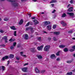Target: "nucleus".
Returning a JSON list of instances; mask_svg holds the SVG:
<instances>
[{"mask_svg":"<svg viewBox=\"0 0 75 75\" xmlns=\"http://www.w3.org/2000/svg\"><path fill=\"white\" fill-rule=\"evenodd\" d=\"M11 2V4L13 7H16L18 6V4L15 2V0H9Z\"/></svg>","mask_w":75,"mask_h":75,"instance_id":"nucleus-1","label":"nucleus"},{"mask_svg":"<svg viewBox=\"0 0 75 75\" xmlns=\"http://www.w3.org/2000/svg\"><path fill=\"white\" fill-rule=\"evenodd\" d=\"M50 48V46L48 45H46L44 48V51H48Z\"/></svg>","mask_w":75,"mask_h":75,"instance_id":"nucleus-2","label":"nucleus"},{"mask_svg":"<svg viewBox=\"0 0 75 75\" xmlns=\"http://www.w3.org/2000/svg\"><path fill=\"white\" fill-rule=\"evenodd\" d=\"M44 24L43 25V26L44 27H46L47 25L50 24V22L49 21H45L44 22Z\"/></svg>","mask_w":75,"mask_h":75,"instance_id":"nucleus-3","label":"nucleus"},{"mask_svg":"<svg viewBox=\"0 0 75 75\" xmlns=\"http://www.w3.org/2000/svg\"><path fill=\"white\" fill-rule=\"evenodd\" d=\"M73 49H71L69 50V51L70 52H73V51H74L75 50V45L71 47Z\"/></svg>","mask_w":75,"mask_h":75,"instance_id":"nucleus-4","label":"nucleus"},{"mask_svg":"<svg viewBox=\"0 0 75 75\" xmlns=\"http://www.w3.org/2000/svg\"><path fill=\"white\" fill-rule=\"evenodd\" d=\"M42 48H43V45H42L40 46H39L37 48V49H38V51H40V50H42Z\"/></svg>","mask_w":75,"mask_h":75,"instance_id":"nucleus-5","label":"nucleus"},{"mask_svg":"<svg viewBox=\"0 0 75 75\" xmlns=\"http://www.w3.org/2000/svg\"><path fill=\"white\" fill-rule=\"evenodd\" d=\"M67 14H68V15H69L70 16L74 17V14L73 13L67 12Z\"/></svg>","mask_w":75,"mask_h":75,"instance_id":"nucleus-6","label":"nucleus"},{"mask_svg":"<svg viewBox=\"0 0 75 75\" xmlns=\"http://www.w3.org/2000/svg\"><path fill=\"white\" fill-rule=\"evenodd\" d=\"M68 12H72V11H73V7H71L69 8L68 9Z\"/></svg>","mask_w":75,"mask_h":75,"instance_id":"nucleus-7","label":"nucleus"},{"mask_svg":"<svg viewBox=\"0 0 75 75\" xmlns=\"http://www.w3.org/2000/svg\"><path fill=\"white\" fill-rule=\"evenodd\" d=\"M27 68L26 67H23L22 68V71H23L24 72H27Z\"/></svg>","mask_w":75,"mask_h":75,"instance_id":"nucleus-8","label":"nucleus"},{"mask_svg":"<svg viewBox=\"0 0 75 75\" xmlns=\"http://www.w3.org/2000/svg\"><path fill=\"white\" fill-rule=\"evenodd\" d=\"M5 59H8V56H5V57H4L2 58V60H3V61H5Z\"/></svg>","mask_w":75,"mask_h":75,"instance_id":"nucleus-9","label":"nucleus"},{"mask_svg":"<svg viewBox=\"0 0 75 75\" xmlns=\"http://www.w3.org/2000/svg\"><path fill=\"white\" fill-rule=\"evenodd\" d=\"M50 58H51V59H54L55 58H56V56H55V54H52L51 55Z\"/></svg>","mask_w":75,"mask_h":75,"instance_id":"nucleus-10","label":"nucleus"},{"mask_svg":"<svg viewBox=\"0 0 75 75\" xmlns=\"http://www.w3.org/2000/svg\"><path fill=\"white\" fill-rule=\"evenodd\" d=\"M35 47H34L33 49H31L30 51L33 52H36V50H35Z\"/></svg>","mask_w":75,"mask_h":75,"instance_id":"nucleus-11","label":"nucleus"},{"mask_svg":"<svg viewBox=\"0 0 75 75\" xmlns=\"http://www.w3.org/2000/svg\"><path fill=\"white\" fill-rule=\"evenodd\" d=\"M54 34H56V35H58L59 34V32H54L53 33Z\"/></svg>","mask_w":75,"mask_h":75,"instance_id":"nucleus-12","label":"nucleus"},{"mask_svg":"<svg viewBox=\"0 0 75 75\" xmlns=\"http://www.w3.org/2000/svg\"><path fill=\"white\" fill-rule=\"evenodd\" d=\"M35 71L36 73H40V71H39V70L38 69H37V68H35Z\"/></svg>","mask_w":75,"mask_h":75,"instance_id":"nucleus-13","label":"nucleus"},{"mask_svg":"<svg viewBox=\"0 0 75 75\" xmlns=\"http://www.w3.org/2000/svg\"><path fill=\"white\" fill-rule=\"evenodd\" d=\"M10 28H11V29H12V30H16V28H15V26H12Z\"/></svg>","mask_w":75,"mask_h":75,"instance_id":"nucleus-14","label":"nucleus"},{"mask_svg":"<svg viewBox=\"0 0 75 75\" xmlns=\"http://www.w3.org/2000/svg\"><path fill=\"white\" fill-rule=\"evenodd\" d=\"M14 58V55L12 54H11L9 56V58Z\"/></svg>","mask_w":75,"mask_h":75,"instance_id":"nucleus-15","label":"nucleus"},{"mask_svg":"<svg viewBox=\"0 0 75 75\" xmlns=\"http://www.w3.org/2000/svg\"><path fill=\"white\" fill-rule=\"evenodd\" d=\"M48 30H50L51 29V26L48 25L47 26Z\"/></svg>","mask_w":75,"mask_h":75,"instance_id":"nucleus-16","label":"nucleus"},{"mask_svg":"<svg viewBox=\"0 0 75 75\" xmlns=\"http://www.w3.org/2000/svg\"><path fill=\"white\" fill-rule=\"evenodd\" d=\"M28 35L27 34H25V40H28Z\"/></svg>","mask_w":75,"mask_h":75,"instance_id":"nucleus-17","label":"nucleus"},{"mask_svg":"<svg viewBox=\"0 0 75 75\" xmlns=\"http://www.w3.org/2000/svg\"><path fill=\"white\" fill-rule=\"evenodd\" d=\"M20 54H21V55L22 56V57H26V55L25 54H23V52H20Z\"/></svg>","mask_w":75,"mask_h":75,"instance_id":"nucleus-18","label":"nucleus"},{"mask_svg":"<svg viewBox=\"0 0 75 75\" xmlns=\"http://www.w3.org/2000/svg\"><path fill=\"white\" fill-rule=\"evenodd\" d=\"M23 23V19H21L19 23V24H20V25H21V24H22Z\"/></svg>","mask_w":75,"mask_h":75,"instance_id":"nucleus-19","label":"nucleus"},{"mask_svg":"<svg viewBox=\"0 0 75 75\" xmlns=\"http://www.w3.org/2000/svg\"><path fill=\"white\" fill-rule=\"evenodd\" d=\"M64 47H65V46L64 45H61L59 46V47L61 48H64Z\"/></svg>","mask_w":75,"mask_h":75,"instance_id":"nucleus-20","label":"nucleus"},{"mask_svg":"<svg viewBox=\"0 0 75 75\" xmlns=\"http://www.w3.org/2000/svg\"><path fill=\"white\" fill-rule=\"evenodd\" d=\"M64 52H68V49L66 47L65 49H64Z\"/></svg>","mask_w":75,"mask_h":75,"instance_id":"nucleus-21","label":"nucleus"},{"mask_svg":"<svg viewBox=\"0 0 75 75\" xmlns=\"http://www.w3.org/2000/svg\"><path fill=\"white\" fill-rule=\"evenodd\" d=\"M16 40V39L15 38H13V39H12V38H11L9 40V41H11V42H13V41H14Z\"/></svg>","mask_w":75,"mask_h":75,"instance_id":"nucleus-22","label":"nucleus"},{"mask_svg":"<svg viewBox=\"0 0 75 75\" xmlns=\"http://www.w3.org/2000/svg\"><path fill=\"white\" fill-rule=\"evenodd\" d=\"M57 2V1L56 0H52L50 2V3H56Z\"/></svg>","mask_w":75,"mask_h":75,"instance_id":"nucleus-23","label":"nucleus"},{"mask_svg":"<svg viewBox=\"0 0 75 75\" xmlns=\"http://www.w3.org/2000/svg\"><path fill=\"white\" fill-rule=\"evenodd\" d=\"M67 75H72V72H69L67 73Z\"/></svg>","mask_w":75,"mask_h":75,"instance_id":"nucleus-24","label":"nucleus"},{"mask_svg":"<svg viewBox=\"0 0 75 75\" xmlns=\"http://www.w3.org/2000/svg\"><path fill=\"white\" fill-rule=\"evenodd\" d=\"M53 40L57 41L58 40H57V38H56V37H53Z\"/></svg>","mask_w":75,"mask_h":75,"instance_id":"nucleus-25","label":"nucleus"},{"mask_svg":"<svg viewBox=\"0 0 75 75\" xmlns=\"http://www.w3.org/2000/svg\"><path fill=\"white\" fill-rule=\"evenodd\" d=\"M33 22L35 23H36V24H37L38 23V21H37V20L36 19H34L33 20Z\"/></svg>","mask_w":75,"mask_h":75,"instance_id":"nucleus-26","label":"nucleus"},{"mask_svg":"<svg viewBox=\"0 0 75 75\" xmlns=\"http://www.w3.org/2000/svg\"><path fill=\"white\" fill-rule=\"evenodd\" d=\"M67 25H67L66 23H64L63 25V27H66V26H67Z\"/></svg>","mask_w":75,"mask_h":75,"instance_id":"nucleus-27","label":"nucleus"},{"mask_svg":"<svg viewBox=\"0 0 75 75\" xmlns=\"http://www.w3.org/2000/svg\"><path fill=\"white\" fill-rule=\"evenodd\" d=\"M38 40L39 41H41V37H39L38 38Z\"/></svg>","mask_w":75,"mask_h":75,"instance_id":"nucleus-28","label":"nucleus"},{"mask_svg":"<svg viewBox=\"0 0 75 75\" xmlns=\"http://www.w3.org/2000/svg\"><path fill=\"white\" fill-rule=\"evenodd\" d=\"M60 52V51H59L57 52L56 54V55L58 56L59 55V53Z\"/></svg>","mask_w":75,"mask_h":75,"instance_id":"nucleus-29","label":"nucleus"},{"mask_svg":"<svg viewBox=\"0 0 75 75\" xmlns=\"http://www.w3.org/2000/svg\"><path fill=\"white\" fill-rule=\"evenodd\" d=\"M37 57L39 59H41V58H42V56H41L40 55L38 56Z\"/></svg>","mask_w":75,"mask_h":75,"instance_id":"nucleus-30","label":"nucleus"},{"mask_svg":"<svg viewBox=\"0 0 75 75\" xmlns=\"http://www.w3.org/2000/svg\"><path fill=\"white\" fill-rule=\"evenodd\" d=\"M66 16V14L65 13H64L62 16V17H65Z\"/></svg>","mask_w":75,"mask_h":75,"instance_id":"nucleus-31","label":"nucleus"},{"mask_svg":"<svg viewBox=\"0 0 75 75\" xmlns=\"http://www.w3.org/2000/svg\"><path fill=\"white\" fill-rule=\"evenodd\" d=\"M3 38L4 39V40H6L7 39V36H5L3 37Z\"/></svg>","mask_w":75,"mask_h":75,"instance_id":"nucleus-32","label":"nucleus"},{"mask_svg":"<svg viewBox=\"0 0 75 75\" xmlns=\"http://www.w3.org/2000/svg\"><path fill=\"white\" fill-rule=\"evenodd\" d=\"M4 21H6L8 20V19L7 18H4Z\"/></svg>","mask_w":75,"mask_h":75,"instance_id":"nucleus-33","label":"nucleus"},{"mask_svg":"<svg viewBox=\"0 0 75 75\" xmlns=\"http://www.w3.org/2000/svg\"><path fill=\"white\" fill-rule=\"evenodd\" d=\"M69 34H71L73 32H72V30H70L68 32Z\"/></svg>","mask_w":75,"mask_h":75,"instance_id":"nucleus-34","label":"nucleus"},{"mask_svg":"<svg viewBox=\"0 0 75 75\" xmlns=\"http://www.w3.org/2000/svg\"><path fill=\"white\" fill-rule=\"evenodd\" d=\"M67 63L68 64H71L72 62V61H67Z\"/></svg>","mask_w":75,"mask_h":75,"instance_id":"nucleus-35","label":"nucleus"},{"mask_svg":"<svg viewBox=\"0 0 75 75\" xmlns=\"http://www.w3.org/2000/svg\"><path fill=\"white\" fill-rule=\"evenodd\" d=\"M30 25V22H28L27 24L26 25H25V27H28V25Z\"/></svg>","mask_w":75,"mask_h":75,"instance_id":"nucleus-36","label":"nucleus"},{"mask_svg":"<svg viewBox=\"0 0 75 75\" xmlns=\"http://www.w3.org/2000/svg\"><path fill=\"white\" fill-rule=\"evenodd\" d=\"M16 33H17V31H15L14 32V36H17V34Z\"/></svg>","mask_w":75,"mask_h":75,"instance_id":"nucleus-37","label":"nucleus"},{"mask_svg":"<svg viewBox=\"0 0 75 75\" xmlns=\"http://www.w3.org/2000/svg\"><path fill=\"white\" fill-rule=\"evenodd\" d=\"M74 1L73 0H71L70 1V3L71 4H73V3H74Z\"/></svg>","mask_w":75,"mask_h":75,"instance_id":"nucleus-38","label":"nucleus"},{"mask_svg":"<svg viewBox=\"0 0 75 75\" xmlns=\"http://www.w3.org/2000/svg\"><path fill=\"white\" fill-rule=\"evenodd\" d=\"M56 25H53V29H55V28H56Z\"/></svg>","mask_w":75,"mask_h":75,"instance_id":"nucleus-39","label":"nucleus"},{"mask_svg":"<svg viewBox=\"0 0 75 75\" xmlns=\"http://www.w3.org/2000/svg\"><path fill=\"white\" fill-rule=\"evenodd\" d=\"M5 68V67L4 66H2V69L3 71H4V69Z\"/></svg>","mask_w":75,"mask_h":75,"instance_id":"nucleus-40","label":"nucleus"},{"mask_svg":"<svg viewBox=\"0 0 75 75\" xmlns=\"http://www.w3.org/2000/svg\"><path fill=\"white\" fill-rule=\"evenodd\" d=\"M16 44H17V43L16 42H14V43H13V45L14 47H15V46H16Z\"/></svg>","mask_w":75,"mask_h":75,"instance_id":"nucleus-41","label":"nucleus"},{"mask_svg":"<svg viewBox=\"0 0 75 75\" xmlns=\"http://www.w3.org/2000/svg\"><path fill=\"white\" fill-rule=\"evenodd\" d=\"M29 29H30V28L29 27H27L26 28V31H28V30H29Z\"/></svg>","mask_w":75,"mask_h":75,"instance_id":"nucleus-42","label":"nucleus"},{"mask_svg":"<svg viewBox=\"0 0 75 75\" xmlns=\"http://www.w3.org/2000/svg\"><path fill=\"white\" fill-rule=\"evenodd\" d=\"M0 32L1 33H4V31H3V30H2L1 29L0 30Z\"/></svg>","mask_w":75,"mask_h":75,"instance_id":"nucleus-43","label":"nucleus"},{"mask_svg":"<svg viewBox=\"0 0 75 75\" xmlns=\"http://www.w3.org/2000/svg\"><path fill=\"white\" fill-rule=\"evenodd\" d=\"M29 29L30 30V31H31L32 30H33V28L30 27L29 28Z\"/></svg>","mask_w":75,"mask_h":75,"instance_id":"nucleus-44","label":"nucleus"},{"mask_svg":"<svg viewBox=\"0 0 75 75\" xmlns=\"http://www.w3.org/2000/svg\"><path fill=\"white\" fill-rule=\"evenodd\" d=\"M65 23L64 22V21H62L61 22V23L62 24H64Z\"/></svg>","mask_w":75,"mask_h":75,"instance_id":"nucleus-45","label":"nucleus"},{"mask_svg":"<svg viewBox=\"0 0 75 75\" xmlns=\"http://www.w3.org/2000/svg\"><path fill=\"white\" fill-rule=\"evenodd\" d=\"M7 40H8L7 39H5V43H7V42H8Z\"/></svg>","mask_w":75,"mask_h":75,"instance_id":"nucleus-46","label":"nucleus"},{"mask_svg":"<svg viewBox=\"0 0 75 75\" xmlns=\"http://www.w3.org/2000/svg\"><path fill=\"white\" fill-rule=\"evenodd\" d=\"M45 72V70H42L41 71V73H43L44 72Z\"/></svg>","mask_w":75,"mask_h":75,"instance_id":"nucleus-47","label":"nucleus"},{"mask_svg":"<svg viewBox=\"0 0 75 75\" xmlns=\"http://www.w3.org/2000/svg\"><path fill=\"white\" fill-rule=\"evenodd\" d=\"M10 48H11V50H13V48H14V47L13 46H12L10 47Z\"/></svg>","mask_w":75,"mask_h":75,"instance_id":"nucleus-48","label":"nucleus"},{"mask_svg":"<svg viewBox=\"0 0 75 75\" xmlns=\"http://www.w3.org/2000/svg\"><path fill=\"white\" fill-rule=\"evenodd\" d=\"M31 13H29L28 15L29 16V17H31Z\"/></svg>","mask_w":75,"mask_h":75,"instance_id":"nucleus-49","label":"nucleus"},{"mask_svg":"<svg viewBox=\"0 0 75 75\" xmlns=\"http://www.w3.org/2000/svg\"><path fill=\"white\" fill-rule=\"evenodd\" d=\"M48 38V40H49V41L51 40V38L50 37H49V38Z\"/></svg>","mask_w":75,"mask_h":75,"instance_id":"nucleus-50","label":"nucleus"},{"mask_svg":"<svg viewBox=\"0 0 75 75\" xmlns=\"http://www.w3.org/2000/svg\"><path fill=\"white\" fill-rule=\"evenodd\" d=\"M28 63H25V64L23 65L24 66H25V65H28Z\"/></svg>","mask_w":75,"mask_h":75,"instance_id":"nucleus-51","label":"nucleus"},{"mask_svg":"<svg viewBox=\"0 0 75 75\" xmlns=\"http://www.w3.org/2000/svg\"><path fill=\"white\" fill-rule=\"evenodd\" d=\"M57 61H60V59L59 58H58L56 59Z\"/></svg>","mask_w":75,"mask_h":75,"instance_id":"nucleus-52","label":"nucleus"},{"mask_svg":"<svg viewBox=\"0 0 75 75\" xmlns=\"http://www.w3.org/2000/svg\"><path fill=\"white\" fill-rule=\"evenodd\" d=\"M56 11V10H55V9H54V11H52V13H54V12Z\"/></svg>","mask_w":75,"mask_h":75,"instance_id":"nucleus-53","label":"nucleus"},{"mask_svg":"<svg viewBox=\"0 0 75 75\" xmlns=\"http://www.w3.org/2000/svg\"><path fill=\"white\" fill-rule=\"evenodd\" d=\"M1 47H5V45H1Z\"/></svg>","mask_w":75,"mask_h":75,"instance_id":"nucleus-54","label":"nucleus"},{"mask_svg":"<svg viewBox=\"0 0 75 75\" xmlns=\"http://www.w3.org/2000/svg\"><path fill=\"white\" fill-rule=\"evenodd\" d=\"M30 25H33V23H32L31 22H30Z\"/></svg>","mask_w":75,"mask_h":75,"instance_id":"nucleus-55","label":"nucleus"},{"mask_svg":"<svg viewBox=\"0 0 75 75\" xmlns=\"http://www.w3.org/2000/svg\"><path fill=\"white\" fill-rule=\"evenodd\" d=\"M71 6V4H68L67 6V7L68 8H69V6Z\"/></svg>","mask_w":75,"mask_h":75,"instance_id":"nucleus-56","label":"nucleus"},{"mask_svg":"<svg viewBox=\"0 0 75 75\" xmlns=\"http://www.w3.org/2000/svg\"><path fill=\"white\" fill-rule=\"evenodd\" d=\"M30 37H34V35H32L30 36Z\"/></svg>","mask_w":75,"mask_h":75,"instance_id":"nucleus-57","label":"nucleus"},{"mask_svg":"<svg viewBox=\"0 0 75 75\" xmlns=\"http://www.w3.org/2000/svg\"><path fill=\"white\" fill-rule=\"evenodd\" d=\"M7 65H8V64H9V63H10V61H7Z\"/></svg>","mask_w":75,"mask_h":75,"instance_id":"nucleus-58","label":"nucleus"},{"mask_svg":"<svg viewBox=\"0 0 75 75\" xmlns=\"http://www.w3.org/2000/svg\"><path fill=\"white\" fill-rule=\"evenodd\" d=\"M17 47L18 48H19V47H20V45H19L17 46Z\"/></svg>","mask_w":75,"mask_h":75,"instance_id":"nucleus-59","label":"nucleus"},{"mask_svg":"<svg viewBox=\"0 0 75 75\" xmlns=\"http://www.w3.org/2000/svg\"><path fill=\"white\" fill-rule=\"evenodd\" d=\"M35 17L32 18V20H34V19H35Z\"/></svg>","mask_w":75,"mask_h":75,"instance_id":"nucleus-60","label":"nucleus"},{"mask_svg":"<svg viewBox=\"0 0 75 75\" xmlns=\"http://www.w3.org/2000/svg\"><path fill=\"white\" fill-rule=\"evenodd\" d=\"M16 59H17L18 61L20 60V59H19V58H17V57L16 58Z\"/></svg>","mask_w":75,"mask_h":75,"instance_id":"nucleus-61","label":"nucleus"},{"mask_svg":"<svg viewBox=\"0 0 75 75\" xmlns=\"http://www.w3.org/2000/svg\"><path fill=\"white\" fill-rule=\"evenodd\" d=\"M51 5L52 7H54V4H51Z\"/></svg>","mask_w":75,"mask_h":75,"instance_id":"nucleus-62","label":"nucleus"},{"mask_svg":"<svg viewBox=\"0 0 75 75\" xmlns=\"http://www.w3.org/2000/svg\"><path fill=\"white\" fill-rule=\"evenodd\" d=\"M30 31H31L32 33H33V32H34V30H32Z\"/></svg>","mask_w":75,"mask_h":75,"instance_id":"nucleus-63","label":"nucleus"},{"mask_svg":"<svg viewBox=\"0 0 75 75\" xmlns=\"http://www.w3.org/2000/svg\"><path fill=\"white\" fill-rule=\"evenodd\" d=\"M22 75H27V74H23Z\"/></svg>","mask_w":75,"mask_h":75,"instance_id":"nucleus-64","label":"nucleus"}]
</instances>
